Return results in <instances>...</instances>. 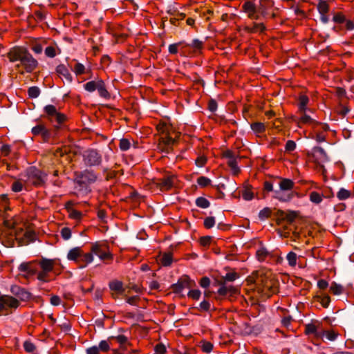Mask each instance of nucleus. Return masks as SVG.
I'll return each mask as SVG.
<instances>
[{
    "instance_id": "nucleus-42",
    "label": "nucleus",
    "mask_w": 354,
    "mask_h": 354,
    "mask_svg": "<svg viewBox=\"0 0 354 354\" xmlns=\"http://www.w3.org/2000/svg\"><path fill=\"white\" fill-rule=\"evenodd\" d=\"M264 0H261L259 6L257 8V13L261 14L263 17H266L268 15L266 6L264 4Z\"/></svg>"
},
{
    "instance_id": "nucleus-41",
    "label": "nucleus",
    "mask_w": 354,
    "mask_h": 354,
    "mask_svg": "<svg viewBox=\"0 0 354 354\" xmlns=\"http://www.w3.org/2000/svg\"><path fill=\"white\" fill-rule=\"evenodd\" d=\"M274 216L277 218V223L278 225H279L282 221H285V216H286V212L278 209L277 212L274 213Z\"/></svg>"
},
{
    "instance_id": "nucleus-52",
    "label": "nucleus",
    "mask_w": 354,
    "mask_h": 354,
    "mask_svg": "<svg viewBox=\"0 0 354 354\" xmlns=\"http://www.w3.org/2000/svg\"><path fill=\"white\" fill-rule=\"evenodd\" d=\"M61 236L64 239V240H68L71 238V230L70 228L68 227H63L62 230H61Z\"/></svg>"
},
{
    "instance_id": "nucleus-25",
    "label": "nucleus",
    "mask_w": 354,
    "mask_h": 354,
    "mask_svg": "<svg viewBox=\"0 0 354 354\" xmlns=\"http://www.w3.org/2000/svg\"><path fill=\"white\" fill-rule=\"evenodd\" d=\"M176 142V140L170 137L169 136H167L165 138H161L160 140V143H162V145L167 147V153H169L172 149V145Z\"/></svg>"
},
{
    "instance_id": "nucleus-53",
    "label": "nucleus",
    "mask_w": 354,
    "mask_h": 354,
    "mask_svg": "<svg viewBox=\"0 0 354 354\" xmlns=\"http://www.w3.org/2000/svg\"><path fill=\"white\" fill-rule=\"evenodd\" d=\"M257 257L259 261H263L268 256V252L265 248H261L257 251Z\"/></svg>"
},
{
    "instance_id": "nucleus-23",
    "label": "nucleus",
    "mask_w": 354,
    "mask_h": 354,
    "mask_svg": "<svg viewBox=\"0 0 354 354\" xmlns=\"http://www.w3.org/2000/svg\"><path fill=\"white\" fill-rule=\"evenodd\" d=\"M279 189L289 192L294 187V182L288 178H280Z\"/></svg>"
},
{
    "instance_id": "nucleus-46",
    "label": "nucleus",
    "mask_w": 354,
    "mask_h": 354,
    "mask_svg": "<svg viewBox=\"0 0 354 354\" xmlns=\"http://www.w3.org/2000/svg\"><path fill=\"white\" fill-rule=\"evenodd\" d=\"M197 183L201 187H205L210 185L211 180L205 176H200L197 179Z\"/></svg>"
},
{
    "instance_id": "nucleus-55",
    "label": "nucleus",
    "mask_w": 354,
    "mask_h": 354,
    "mask_svg": "<svg viewBox=\"0 0 354 354\" xmlns=\"http://www.w3.org/2000/svg\"><path fill=\"white\" fill-rule=\"evenodd\" d=\"M115 339L116 341L121 345H123L124 344H126L127 342V337L123 335H120L117 337H113V336H111L110 337H109V340H111V339Z\"/></svg>"
},
{
    "instance_id": "nucleus-30",
    "label": "nucleus",
    "mask_w": 354,
    "mask_h": 354,
    "mask_svg": "<svg viewBox=\"0 0 354 354\" xmlns=\"http://www.w3.org/2000/svg\"><path fill=\"white\" fill-rule=\"evenodd\" d=\"M317 7L320 14H327L329 10V6L327 1L324 0H319Z\"/></svg>"
},
{
    "instance_id": "nucleus-58",
    "label": "nucleus",
    "mask_w": 354,
    "mask_h": 354,
    "mask_svg": "<svg viewBox=\"0 0 354 354\" xmlns=\"http://www.w3.org/2000/svg\"><path fill=\"white\" fill-rule=\"evenodd\" d=\"M187 46H190L192 48H194L195 49L199 50V49H201L203 48V41H200L198 39H194L192 41V44H188Z\"/></svg>"
},
{
    "instance_id": "nucleus-10",
    "label": "nucleus",
    "mask_w": 354,
    "mask_h": 354,
    "mask_svg": "<svg viewBox=\"0 0 354 354\" xmlns=\"http://www.w3.org/2000/svg\"><path fill=\"white\" fill-rule=\"evenodd\" d=\"M25 55L23 56L20 64H17L16 67L19 68L22 65L27 73H32L38 66V62L27 50L24 51Z\"/></svg>"
},
{
    "instance_id": "nucleus-15",
    "label": "nucleus",
    "mask_w": 354,
    "mask_h": 354,
    "mask_svg": "<svg viewBox=\"0 0 354 354\" xmlns=\"http://www.w3.org/2000/svg\"><path fill=\"white\" fill-rule=\"evenodd\" d=\"M221 287L218 290V294L221 297H226L228 294L230 296L236 293V289L232 286H226L223 281L218 282Z\"/></svg>"
},
{
    "instance_id": "nucleus-51",
    "label": "nucleus",
    "mask_w": 354,
    "mask_h": 354,
    "mask_svg": "<svg viewBox=\"0 0 354 354\" xmlns=\"http://www.w3.org/2000/svg\"><path fill=\"white\" fill-rule=\"evenodd\" d=\"M24 348L26 352L32 353L36 349V347H35V344L33 343H32L31 342L26 341L24 343Z\"/></svg>"
},
{
    "instance_id": "nucleus-39",
    "label": "nucleus",
    "mask_w": 354,
    "mask_h": 354,
    "mask_svg": "<svg viewBox=\"0 0 354 354\" xmlns=\"http://www.w3.org/2000/svg\"><path fill=\"white\" fill-rule=\"evenodd\" d=\"M228 166L233 171V174L237 175L240 172V169L238 167V162L236 159L229 160L227 162Z\"/></svg>"
},
{
    "instance_id": "nucleus-54",
    "label": "nucleus",
    "mask_w": 354,
    "mask_h": 354,
    "mask_svg": "<svg viewBox=\"0 0 354 354\" xmlns=\"http://www.w3.org/2000/svg\"><path fill=\"white\" fill-rule=\"evenodd\" d=\"M265 30H266V26H264L263 24H262V23H261V24L254 23V26H253L252 28H251L250 31L252 32H257V31H259V32H262Z\"/></svg>"
},
{
    "instance_id": "nucleus-28",
    "label": "nucleus",
    "mask_w": 354,
    "mask_h": 354,
    "mask_svg": "<svg viewBox=\"0 0 354 354\" xmlns=\"http://www.w3.org/2000/svg\"><path fill=\"white\" fill-rule=\"evenodd\" d=\"M171 253H164L160 259V262L163 266H169L172 263Z\"/></svg>"
},
{
    "instance_id": "nucleus-37",
    "label": "nucleus",
    "mask_w": 354,
    "mask_h": 354,
    "mask_svg": "<svg viewBox=\"0 0 354 354\" xmlns=\"http://www.w3.org/2000/svg\"><path fill=\"white\" fill-rule=\"evenodd\" d=\"M309 196L310 201L316 204L320 203L322 201V195L317 192H312Z\"/></svg>"
},
{
    "instance_id": "nucleus-8",
    "label": "nucleus",
    "mask_w": 354,
    "mask_h": 354,
    "mask_svg": "<svg viewBox=\"0 0 354 354\" xmlns=\"http://www.w3.org/2000/svg\"><path fill=\"white\" fill-rule=\"evenodd\" d=\"M196 286L194 281L192 280L187 275H183L178 279L177 283L171 286V289L176 294L180 293L183 289H190Z\"/></svg>"
},
{
    "instance_id": "nucleus-6",
    "label": "nucleus",
    "mask_w": 354,
    "mask_h": 354,
    "mask_svg": "<svg viewBox=\"0 0 354 354\" xmlns=\"http://www.w3.org/2000/svg\"><path fill=\"white\" fill-rule=\"evenodd\" d=\"M84 88L88 92H93L97 90L99 95L103 98L108 99L110 97V93L106 89L105 83L101 79L88 82L84 85Z\"/></svg>"
},
{
    "instance_id": "nucleus-31",
    "label": "nucleus",
    "mask_w": 354,
    "mask_h": 354,
    "mask_svg": "<svg viewBox=\"0 0 354 354\" xmlns=\"http://www.w3.org/2000/svg\"><path fill=\"white\" fill-rule=\"evenodd\" d=\"M251 129L255 133H263L266 131V127L262 122H254L251 124Z\"/></svg>"
},
{
    "instance_id": "nucleus-38",
    "label": "nucleus",
    "mask_w": 354,
    "mask_h": 354,
    "mask_svg": "<svg viewBox=\"0 0 354 354\" xmlns=\"http://www.w3.org/2000/svg\"><path fill=\"white\" fill-rule=\"evenodd\" d=\"M297 216L298 214L297 212L289 210L287 212H286L285 221L288 223H292Z\"/></svg>"
},
{
    "instance_id": "nucleus-35",
    "label": "nucleus",
    "mask_w": 354,
    "mask_h": 354,
    "mask_svg": "<svg viewBox=\"0 0 354 354\" xmlns=\"http://www.w3.org/2000/svg\"><path fill=\"white\" fill-rule=\"evenodd\" d=\"M30 98H36L40 95V89L37 86H31L28 89Z\"/></svg>"
},
{
    "instance_id": "nucleus-40",
    "label": "nucleus",
    "mask_w": 354,
    "mask_h": 354,
    "mask_svg": "<svg viewBox=\"0 0 354 354\" xmlns=\"http://www.w3.org/2000/svg\"><path fill=\"white\" fill-rule=\"evenodd\" d=\"M316 298L324 308H327L330 302V297L328 295L317 296Z\"/></svg>"
},
{
    "instance_id": "nucleus-11",
    "label": "nucleus",
    "mask_w": 354,
    "mask_h": 354,
    "mask_svg": "<svg viewBox=\"0 0 354 354\" xmlns=\"http://www.w3.org/2000/svg\"><path fill=\"white\" fill-rule=\"evenodd\" d=\"M38 261H30L28 263H22L19 267L21 272H26L28 276H32L37 273Z\"/></svg>"
},
{
    "instance_id": "nucleus-4",
    "label": "nucleus",
    "mask_w": 354,
    "mask_h": 354,
    "mask_svg": "<svg viewBox=\"0 0 354 354\" xmlns=\"http://www.w3.org/2000/svg\"><path fill=\"white\" fill-rule=\"evenodd\" d=\"M25 176L35 186H42L46 178V175L35 167H28L25 171Z\"/></svg>"
},
{
    "instance_id": "nucleus-56",
    "label": "nucleus",
    "mask_w": 354,
    "mask_h": 354,
    "mask_svg": "<svg viewBox=\"0 0 354 354\" xmlns=\"http://www.w3.org/2000/svg\"><path fill=\"white\" fill-rule=\"evenodd\" d=\"M201 294L199 290H190L187 293V296L193 299L198 300L200 298Z\"/></svg>"
},
{
    "instance_id": "nucleus-36",
    "label": "nucleus",
    "mask_w": 354,
    "mask_h": 354,
    "mask_svg": "<svg viewBox=\"0 0 354 354\" xmlns=\"http://www.w3.org/2000/svg\"><path fill=\"white\" fill-rule=\"evenodd\" d=\"M130 147L131 142L129 139L123 138L120 140L119 147L122 151H127L130 149Z\"/></svg>"
},
{
    "instance_id": "nucleus-1",
    "label": "nucleus",
    "mask_w": 354,
    "mask_h": 354,
    "mask_svg": "<svg viewBox=\"0 0 354 354\" xmlns=\"http://www.w3.org/2000/svg\"><path fill=\"white\" fill-rule=\"evenodd\" d=\"M254 283L259 286V291L265 296L270 297L279 291V281L273 276L271 272H256Z\"/></svg>"
},
{
    "instance_id": "nucleus-62",
    "label": "nucleus",
    "mask_w": 354,
    "mask_h": 354,
    "mask_svg": "<svg viewBox=\"0 0 354 354\" xmlns=\"http://www.w3.org/2000/svg\"><path fill=\"white\" fill-rule=\"evenodd\" d=\"M296 148V143L293 140H288L285 149L286 151L291 152L294 151Z\"/></svg>"
},
{
    "instance_id": "nucleus-2",
    "label": "nucleus",
    "mask_w": 354,
    "mask_h": 354,
    "mask_svg": "<svg viewBox=\"0 0 354 354\" xmlns=\"http://www.w3.org/2000/svg\"><path fill=\"white\" fill-rule=\"evenodd\" d=\"M97 178V174L93 170L85 169L82 171L75 172V188L82 194H88L91 190L89 185L95 183Z\"/></svg>"
},
{
    "instance_id": "nucleus-21",
    "label": "nucleus",
    "mask_w": 354,
    "mask_h": 354,
    "mask_svg": "<svg viewBox=\"0 0 354 354\" xmlns=\"http://www.w3.org/2000/svg\"><path fill=\"white\" fill-rule=\"evenodd\" d=\"M56 72L62 75L68 82H71L73 80V77L70 73L68 68L64 64H59L56 68Z\"/></svg>"
},
{
    "instance_id": "nucleus-12",
    "label": "nucleus",
    "mask_w": 354,
    "mask_h": 354,
    "mask_svg": "<svg viewBox=\"0 0 354 354\" xmlns=\"http://www.w3.org/2000/svg\"><path fill=\"white\" fill-rule=\"evenodd\" d=\"M26 50L27 49L24 47H15L8 52L7 56L11 62L16 61H20L21 62L23 56L25 55L24 51Z\"/></svg>"
},
{
    "instance_id": "nucleus-26",
    "label": "nucleus",
    "mask_w": 354,
    "mask_h": 354,
    "mask_svg": "<svg viewBox=\"0 0 354 354\" xmlns=\"http://www.w3.org/2000/svg\"><path fill=\"white\" fill-rule=\"evenodd\" d=\"M252 187L250 185L245 184L244 189L242 192V196L244 200L250 201L254 198V194L252 192Z\"/></svg>"
},
{
    "instance_id": "nucleus-5",
    "label": "nucleus",
    "mask_w": 354,
    "mask_h": 354,
    "mask_svg": "<svg viewBox=\"0 0 354 354\" xmlns=\"http://www.w3.org/2000/svg\"><path fill=\"white\" fill-rule=\"evenodd\" d=\"M83 162L87 167H95L102 162V154L95 149H88L82 153Z\"/></svg>"
},
{
    "instance_id": "nucleus-64",
    "label": "nucleus",
    "mask_w": 354,
    "mask_h": 354,
    "mask_svg": "<svg viewBox=\"0 0 354 354\" xmlns=\"http://www.w3.org/2000/svg\"><path fill=\"white\" fill-rule=\"evenodd\" d=\"M155 351L157 354H164L166 353V347L162 343L158 344L155 346Z\"/></svg>"
},
{
    "instance_id": "nucleus-33",
    "label": "nucleus",
    "mask_w": 354,
    "mask_h": 354,
    "mask_svg": "<svg viewBox=\"0 0 354 354\" xmlns=\"http://www.w3.org/2000/svg\"><path fill=\"white\" fill-rule=\"evenodd\" d=\"M272 214V209L270 207H265L259 213V217L261 220H264L269 218Z\"/></svg>"
},
{
    "instance_id": "nucleus-7",
    "label": "nucleus",
    "mask_w": 354,
    "mask_h": 354,
    "mask_svg": "<svg viewBox=\"0 0 354 354\" xmlns=\"http://www.w3.org/2000/svg\"><path fill=\"white\" fill-rule=\"evenodd\" d=\"M59 126L55 125L53 130L51 131L47 129L44 124H39L36 125L32 129V133L34 136L40 135L44 142H48L51 136H55L57 134V131L59 129Z\"/></svg>"
},
{
    "instance_id": "nucleus-9",
    "label": "nucleus",
    "mask_w": 354,
    "mask_h": 354,
    "mask_svg": "<svg viewBox=\"0 0 354 354\" xmlns=\"http://www.w3.org/2000/svg\"><path fill=\"white\" fill-rule=\"evenodd\" d=\"M44 113L46 114L47 118L50 122H57L59 124H62L66 120V115L63 113H59L54 105L49 104L44 107Z\"/></svg>"
},
{
    "instance_id": "nucleus-14",
    "label": "nucleus",
    "mask_w": 354,
    "mask_h": 354,
    "mask_svg": "<svg viewBox=\"0 0 354 354\" xmlns=\"http://www.w3.org/2000/svg\"><path fill=\"white\" fill-rule=\"evenodd\" d=\"M301 115L299 118L294 119V121L297 122L298 127H301L304 124H308L315 125H319V122H316L314 119H313L310 115L306 114V112H299Z\"/></svg>"
},
{
    "instance_id": "nucleus-19",
    "label": "nucleus",
    "mask_w": 354,
    "mask_h": 354,
    "mask_svg": "<svg viewBox=\"0 0 354 354\" xmlns=\"http://www.w3.org/2000/svg\"><path fill=\"white\" fill-rule=\"evenodd\" d=\"M93 260V255L91 252L88 253H83L82 255L80 256V258L78 261V266L80 268H84L86 267V266L91 263Z\"/></svg>"
},
{
    "instance_id": "nucleus-63",
    "label": "nucleus",
    "mask_w": 354,
    "mask_h": 354,
    "mask_svg": "<svg viewBox=\"0 0 354 354\" xmlns=\"http://www.w3.org/2000/svg\"><path fill=\"white\" fill-rule=\"evenodd\" d=\"M200 309L203 311H209L211 307L210 303L207 300H203L200 303Z\"/></svg>"
},
{
    "instance_id": "nucleus-50",
    "label": "nucleus",
    "mask_w": 354,
    "mask_h": 354,
    "mask_svg": "<svg viewBox=\"0 0 354 354\" xmlns=\"http://www.w3.org/2000/svg\"><path fill=\"white\" fill-rule=\"evenodd\" d=\"M73 71L76 73V75H82L85 73V67L82 64L77 63L74 66Z\"/></svg>"
},
{
    "instance_id": "nucleus-44",
    "label": "nucleus",
    "mask_w": 354,
    "mask_h": 354,
    "mask_svg": "<svg viewBox=\"0 0 354 354\" xmlns=\"http://www.w3.org/2000/svg\"><path fill=\"white\" fill-rule=\"evenodd\" d=\"M204 227L207 229L213 227L215 225V218L213 216H208L204 220Z\"/></svg>"
},
{
    "instance_id": "nucleus-29",
    "label": "nucleus",
    "mask_w": 354,
    "mask_h": 354,
    "mask_svg": "<svg viewBox=\"0 0 354 354\" xmlns=\"http://www.w3.org/2000/svg\"><path fill=\"white\" fill-rule=\"evenodd\" d=\"M196 205L197 207L205 209L210 206L209 201L204 197H198L196 199Z\"/></svg>"
},
{
    "instance_id": "nucleus-18",
    "label": "nucleus",
    "mask_w": 354,
    "mask_h": 354,
    "mask_svg": "<svg viewBox=\"0 0 354 354\" xmlns=\"http://www.w3.org/2000/svg\"><path fill=\"white\" fill-rule=\"evenodd\" d=\"M292 193H286V191L277 189L274 191L273 197L282 202H287L292 198Z\"/></svg>"
},
{
    "instance_id": "nucleus-24",
    "label": "nucleus",
    "mask_w": 354,
    "mask_h": 354,
    "mask_svg": "<svg viewBox=\"0 0 354 354\" xmlns=\"http://www.w3.org/2000/svg\"><path fill=\"white\" fill-rule=\"evenodd\" d=\"M243 10L248 13V17H253V14L257 13V8L251 1H246L242 6Z\"/></svg>"
},
{
    "instance_id": "nucleus-32",
    "label": "nucleus",
    "mask_w": 354,
    "mask_h": 354,
    "mask_svg": "<svg viewBox=\"0 0 354 354\" xmlns=\"http://www.w3.org/2000/svg\"><path fill=\"white\" fill-rule=\"evenodd\" d=\"M239 277V274L236 272H227L225 277H223L222 280L223 282L225 283V281H234L236 279H238Z\"/></svg>"
},
{
    "instance_id": "nucleus-47",
    "label": "nucleus",
    "mask_w": 354,
    "mask_h": 354,
    "mask_svg": "<svg viewBox=\"0 0 354 354\" xmlns=\"http://www.w3.org/2000/svg\"><path fill=\"white\" fill-rule=\"evenodd\" d=\"M17 297L22 301H28L30 299L31 294L23 288Z\"/></svg>"
},
{
    "instance_id": "nucleus-13",
    "label": "nucleus",
    "mask_w": 354,
    "mask_h": 354,
    "mask_svg": "<svg viewBox=\"0 0 354 354\" xmlns=\"http://www.w3.org/2000/svg\"><path fill=\"white\" fill-rule=\"evenodd\" d=\"M175 177L173 176L162 178L158 180L157 185L161 191H167L170 189L174 186V180Z\"/></svg>"
},
{
    "instance_id": "nucleus-60",
    "label": "nucleus",
    "mask_w": 354,
    "mask_h": 354,
    "mask_svg": "<svg viewBox=\"0 0 354 354\" xmlns=\"http://www.w3.org/2000/svg\"><path fill=\"white\" fill-rule=\"evenodd\" d=\"M45 54L47 57H54L56 55L55 48L53 46H49L45 49Z\"/></svg>"
},
{
    "instance_id": "nucleus-45",
    "label": "nucleus",
    "mask_w": 354,
    "mask_h": 354,
    "mask_svg": "<svg viewBox=\"0 0 354 354\" xmlns=\"http://www.w3.org/2000/svg\"><path fill=\"white\" fill-rule=\"evenodd\" d=\"M286 259L288 261V263L290 266H295L297 263V254L290 252L287 254Z\"/></svg>"
},
{
    "instance_id": "nucleus-49",
    "label": "nucleus",
    "mask_w": 354,
    "mask_h": 354,
    "mask_svg": "<svg viewBox=\"0 0 354 354\" xmlns=\"http://www.w3.org/2000/svg\"><path fill=\"white\" fill-rule=\"evenodd\" d=\"M305 333L307 335L314 334L317 335V327L313 324H308L305 327Z\"/></svg>"
},
{
    "instance_id": "nucleus-57",
    "label": "nucleus",
    "mask_w": 354,
    "mask_h": 354,
    "mask_svg": "<svg viewBox=\"0 0 354 354\" xmlns=\"http://www.w3.org/2000/svg\"><path fill=\"white\" fill-rule=\"evenodd\" d=\"M11 189L15 192H19L23 189V184L19 180H16L12 184Z\"/></svg>"
},
{
    "instance_id": "nucleus-61",
    "label": "nucleus",
    "mask_w": 354,
    "mask_h": 354,
    "mask_svg": "<svg viewBox=\"0 0 354 354\" xmlns=\"http://www.w3.org/2000/svg\"><path fill=\"white\" fill-rule=\"evenodd\" d=\"M69 215L71 218H73L75 220H80L82 218V214L80 211L72 209L70 211Z\"/></svg>"
},
{
    "instance_id": "nucleus-20",
    "label": "nucleus",
    "mask_w": 354,
    "mask_h": 354,
    "mask_svg": "<svg viewBox=\"0 0 354 354\" xmlns=\"http://www.w3.org/2000/svg\"><path fill=\"white\" fill-rule=\"evenodd\" d=\"M309 102V98L307 95H300L298 98V109L299 112L311 111L310 109L307 108Z\"/></svg>"
},
{
    "instance_id": "nucleus-17",
    "label": "nucleus",
    "mask_w": 354,
    "mask_h": 354,
    "mask_svg": "<svg viewBox=\"0 0 354 354\" xmlns=\"http://www.w3.org/2000/svg\"><path fill=\"white\" fill-rule=\"evenodd\" d=\"M82 250L80 247H75L69 250L67 254V259L70 261H75L77 264L82 255Z\"/></svg>"
},
{
    "instance_id": "nucleus-59",
    "label": "nucleus",
    "mask_w": 354,
    "mask_h": 354,
    "mask_svg": "<svg viewBox=\"0 0 354 354\" xmlns=\"http://www.w3.org/2000/svg\"><path fill=\"white\" fill-rule=\"evenodd\" d=\"M333 21L337 24H342L346 21L345 16L340 12L336 13L333 17Z\"/></svg>"
},
{
    "instance_id": "nucleus-22",
    "label": "nucleus",
    "mask_w": 354,
    "mask_h": 354,
    "mask_svg": "<svg viewBox=\"0 0 354 354\" xmlns=\"http://www.w3.org/2000/svg\"><path fill=\"white\" fill-rule=\"evenodd\" d=\"M109 287L111 291L116 292L119 294H123L124 288H123V283L118 280H113L109 282Z\"/></svg>"
},
{
    "instance_id": "nucleus-48",
    "label": "nucleus",
    "mask_w": 354,
    "mask_h": 354,
    "mask_svg": "<svg viewBox=\"0 0 354 354\" xmlns=\"http://www.w3.org/2000/svg\"><path fill=\"white\" fill-rule=\"evenodd\" d=\"M201 343V348L203 352L209 353L212 351L214 346L211 342L203 341Z\"/></svg>"
},
{
    "instance_id": "nucleus-16",
    "label": "nucleus",
    "mask_w": 354,
    "mask_h": 354,
    "mask_svg": "<svg viewBox=\"0 0 354 354\" xmlns=\"http://www.w3.org/2000/svg\"><path fill=\"white\" fill-rule=\"evenodd\" d=\"M38 265L41 268V271L49 273L53 270L55 260L42 257L41 259L38 261Z\"/></svg>"
},
{
    "instance_id": "nucleus-34",
    "label": "nucleus",
    "mask_w": 354,
    "mask_h": 354,
    "mask_svg": "<svg viewBox=\"0 0 354 354\" xmlns=\"http://www.w3.org/2000/svg\"><path fill=\"white\" fill-rule=\"evenodd\" d=\"M351 192L345 189L344 188H341L337 194V197L339 200H345L351 196Z\"/></svg>"
},
{
    "instance_id": "nucleus-43",
    "label": "nucleus",
    "mask_w": 354,
    "mask_h": 354,
    "mask_svg": "<svg viewBox=\"0 0 354 354\" xmlns=\"http://www.w3.org/2000/svg\"><path fill=\"white\" fill-rule=\"evenodd\" d=\"M108 340H102L100 342L99 346H97L100 352L102 351L104 353H106L110 350V345Z\"/></svg>"
},
{
    "instance_id": "nucleus-3",
    "label": "nucleus",
    "mask_w": 354,
    "mask_h": 354,
    "mask_svg": "<svg viewBox=\"0 0 354 354\" xmlns=\"http://www.w3.org/2000/svg\"><path fill=\"white\" fill-rule=\"evenodd\" d=\"M91 252L93 255H97L102 261H112L113 254L109 251V245L102 242H95L92 243Z\"/></svg>"
},
{
    "instance_id": "nucleus-27",
    "label": "nucleus",
    "mask_w": 354,
    "mask_h": 354,
    "mask_svg": "<svg viewBox=\"0 0 354 354\" xmlns=\"http://www.w3.org/2000/svg\"><path fill=\"white\" fill-rule=\"evenodd\" d=\"M330 291L333 295H339L344 292V288L342 285L333 281L330 285Z\"/></svg>"
}]
</instances>
